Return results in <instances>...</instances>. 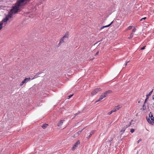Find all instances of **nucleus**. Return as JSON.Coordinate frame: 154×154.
Here are the masks:
<instances>
[{
	"label": "nucleus",
	"mask_w": 154,
	"mask_h": 154,
	"mask_svg": "<svg viewBox=\"0 0 154 154\" xmlns=\"http://www.w3.org/2000/svg\"><path fill=\"white\" fill-rule=\"evenodd\" d=\"M122 107V106L120 105H119L117 106H115L113 109V110H112L113 111V112H116L120 108Z\"/></svg>",
	"instance_id": "nucleus-7"
},
{
	"label": "nucleus",
	"mask_w": 154,
	"mask_h": 154,
	"mask_svg": "<svg viewBox=\"0 0 154 154\" xmlns=\"http://www.w3.org/2000/svg\"><path fill=\"white\" fill-rule=\"evenodd\" d=\"M69 32H67L65 34V35L63 36V38H68L69 36Z\"/></svg>",
	"instance_id": "nucleus-14"
},
{
	"label": "nucleus",
	"mask_w": 154,
	"mask_h": 154,
	"mask_svg": "<svg viewBox=\"0 0 154 154\" xmlns=\"http://www.w3.org/2000/svg\"><path fill=\"white\" fill-rule=\"evenodd\" d=\"M113 112V111L112 110L110 112H109L108 113V115H110Z\"/></svg>",
	"instance_id": "nucleus-26"
},
{
	"label": "nucleus",
	"mask_w": 154,
	"mask_h": 154,
	"mask_svg": "<svg viewBox=\"0 0 154 154\" xmlns=\"http://www.w3.org/2000/svg\"><path fill=\"white\" fill-rule=\"evenodd\" d=\"M81 113L80 112H79L77 113H76L74 115V116L73 117V118L75 117L76 116L79 115V114Z\"/></svg>",
	"instance_id": "nucleus-20"
},
{
	"label": "nucleus",
	"mask_w": 154,
	"mask_h": 154,
	"mask_svg": "<svg viewBox=\"0 0 154 154\" xmlns=\"http://www.w3.org/2000/svg\"><path fill=\"white\" fill-rule=\"evenodd\" d=\"M41 73L40 72H38L36 74H37V75H39Z\"/></svg>",
	"instance_id": "nucleus-35"
},
{
	"label": "nucleus",
	"mask_w": 154,
	"mask_h": 154,
	"mask_svg": "<svg viewBox=\"0 0 154 154\" xmlns=\"http://www.w3.org/2000/svg\"><path fill=\"white\" fill-rule=\"evenodd\" d=\"M146 109V106L144 105L142 106V108L141 109L143 110H144Z\"/></svg>",
	"instance_id": "nucleus-23"
},
{
	"label": "nucleus",
	"mask_w": 154,
	"mask_h": 154,
	"mask_svg": "<svg viewBox=\"0 0 154 154\" xmlns=\"http://www.w3.org/2000/svg\"><path fill=\"white\" fill-rule=\"evenodd\" d=\"M31 78L30 77L26 78L20 84V85L22 86L24 83H26L30 81Z\"/></svg>",
	"instance_id": "nucleus-3"
},
{
	"label": "nucleus",
	"mask_w": 154,
	"mask_h": 154,
	"mask_svg": "<svg viewBox=\"0 0 154 154\" xmlns=\"http://www.w3.org/2000/svg\"><path fill=\"white\" fill-rule=\"evenodd\" d=\"M131 125V123H129L128 125H126L124 127L125 128H128V127L130 126Z\"/></svg>",
	"instance_id": "nucleus-21"
},
{
	"label": "nucleus",
	"mask_w": 154,
	"mask_h": 154,
	"mask_svg": "<svg viewBox=\"0 0 154 154\" xmlns=\"http://www.w3.org/2000/svg\"><path fill=\"white\" fill-rule=\"evenodd\" d=\"M38 75H37V74H36L31 79H30L31 80H33V79H35V78H37V77H38Z\"/></svg>",
	"instance_id": "nucleus-19"
},
{
	"label": "nucleus",
	"mask_w": 154,
	"mask_h": 154,
	"mask_svg": "<svg viewBox=\"0 0 154 154\" xmlns=\"http://www.w3.org/2000/svg\"><path fill=\"white\" fill-rule=\"evenodd\" d=\"M82 131H79L77 133H76V134H77V135H79V134H80L81 132L82 131Z\"/></svg>",
	"instance_id": "nucleus-27"
},
{
	"label": "nucleus",
	"mask_w": 154,
	"mask_h": 154,
	"mask_svg": "<svg viewBox=\"0 0 154 154\" xmlns=\"http://www.w3.org/2000/svg\"><path fill=\"white\" fill-rule=\"evenodd\" d=\"M126 129V128H125V127H124L122 128L120 132H124Z\"/></svg>",
	"instance_id": "nucleus-18"
},
{
	"label": "nucleus",
	"mask_w": 154,
	"mask_h": 154,
	"mask_svg": "<svg viewBox=\"0 0 154 154\" xmlns=\"http://www.w3.org/2000/svg\"><path fill=\"white\" fill-rule=\"evenodd\" d=\"M101 89L100 88H95L94 91L91 93L92 95H94L97 94L98 92L101 91Z\"/></svg>",
	"instance_id": "nucleus-5"
},
{
	"label": "nucleus",
	"mask_w": 154,
	"mask_h": 154,
	"mask_svg": "<svg viewBox=\"0 0 154 154\" xmlns=\"http://www.w3.org/2000/svg\"><path fill=\"white\" fill-rule=\"evenodd\" d=\"M134 34L131 33L130 35V37H129V39H131L133 36Z\"/></svg>",
	"instance_id": "nucleus-22"
},
{
	"label": "nucleus",
	"mask_w": 154,
	"mask_h": 154,
	"mask_svg": "<svg viewBox=\"0 0 154 154\" xmlns=\"http://www.w3.org/2000/svg\"><path fill=\"white\" fill-rule=\"evenodd\" d=\"M64 38H63V37L60 39V41L58 45V46H60V45L61 44L63 43L64 42V41H63V39Z\"/></svg>",
	"instance_id": "nucleus-12"
},
{
	"label": "nucleus",
	"mask_w": 154,
	"mask_h": 154,
	"mask_svg": "<svg viewBox=\"0 0 154 154\" xmlns=\"http://www.w3.org/2000/svg\"><path fill=\"white\" fill-rule=\"evenodd\" d=\"M113 21H112L108 25H106V26H103L102 27L101 29H102L105 28H106V27H108L109 26H111V25L112 24V23Z\"/></svg>",
	"instance_id": "nucleus-11"
},
{
	"label": "nucleus",
	"mask_w": 154,
	"mask_h": 154,
	"mask_svg": "<svg viewBox=\"0 0 154 154\" xmlns=\"http://www.w3.org/2000/svg\"><path fill=\"white\" fill-rule=\"evenodd\" d=\"M73 94H71V95H69V96H68V97H69V98H70V97H71L72 96H73Z\"/></svg>",
	"instance_id": "nucleus-33"
},
{
	"label": "nucleus",
	"mask_w": 154,
	"mask_h": 154,
	"mask_svg": "<svg viewBox=\"0 0 154 154\" xmlns=\"http://www.w3.org/2000/svg\"><path fill=\"white\" fill-rule=\"evenodd\" d=\"M65 121L64 120H61L59 123L57 124V126L58 127H60L61 126L63 123V122Z\"/></svg>",
	"instance_id": "nucleus-8"
},
{
	"label": "nucleus",
	"mask_w": 154,
	"mask_h": 154,
	"mask_svg": "<svg viewBox=\"0 0 154 154\" xmlns=\"http://www.w3.org/2000/svg\"><path fill=\"white\" fill-rule=\"evenodd\" d=\"M134 26H129L128 27V30H130L131 29L132 27H133Z\"/></svg>",
	"instance_id": "nucleus-24"
},
{
	"label": "nucleus",
	"mask_w": 154,
	"mask_h": 154,
	"mask_svg": "<svg viewBox=\"0 0 154 154\" xmlns=\"http://www.w3.org/2000/svg\"><path fill=\"white\" fill-rule=\"evenodd\" d=\"M146 119L147 120V122L149 124L153 125L154 124V118H152L151 119V120L148 117H146Z\"/></svg>",
	"instance_id": "nucleus-4"
},
{
	"label": "nucleus",
	"mask_w": 154,
	"mask_h": 154,
	"mask_svg": "<svg viewBox=\"0 0 154 154\" xmlns=\"http://www.w3.org/2000/svg\"><path fill=\"white\" fill-rule=\"evenodd\" d=\"M148 98L149 97H146V99L145 100V101L144 102V104H145V103L146 101V100H147L148 99Z\"/></svg>",
	"instance_id": "nucleus-31"
},
{
	"label": "nucleus",
	"mask_w": 154,
	"mask_h": 154,
	"mask_svg": "<svg viewBox=\"0 0 154 154\" xmlns=\"http://www.w3.org/2000/svg\"><path fill=\"white\" fill-rule=\"evenodd\" d=\"M99 51H97V52L96 53V54H95V55H97L98 54H99Z\"/></svg>",
	"instance_id": "nucleus-34"
},
{
	"label": "nucleus",
	"mask_w": 154,
	"mask_h": 154,
	"mask_svg": "<svg viewBox=\"0 0 154 154\" xmlns=\"http://www.w3.org/2000/svg\"><path fill=\"white\" fill-rule=\"evenodd\" d=\"M20 10H10L8 14L3 20L0 22V30L2 28V25L4 22H6L10 18L12 17L13 15L18 12Z\"/></svg>",
	"instance_id": "nucleus-1"
},
{
	"label": "nucleus",
	"mask_w": 154,
	"mask_h": 154,
	"mask_svg": "<svg viewBox=\"0 0 154 154\" xmlns=\"http://www.w3.org/2000/svg\"><path fill=\"white\" fill-rule=\"evenodd\" d=\"M143 20V19H142H142H141L140 20V21H142V20Z\"/></svg>",
	"instance_id": "nucleus-39"
},
{
	"label": "nucleus",
	"mask_w": 154,
	"mask_h": 154,
	"mask_svg": "<svg viewBox=\"0 0 154 154\" xmlns=\"http://www.w3.org/2000/svg\"><path fill=\"white\" fill-rule=\"evenodd\" d=\"M141 139H140L137 142V143H139V142L141 141Z\"/></svg>",
	"instance_id": "nucleus-32"
},
{
	"label": "nucleus",
	"mask_w": 154,
	"mask_h": 154,
	"mask_svg": "<svg viewBox=\"0 0 154 154\" xmlns=\"http://www.w3.org/2000/svg\"><path fill=\"white\" fill-rule=\"evenodd\" d=\"M143 20V19H142H142H141L140 20V21H142V20Z\"/></svg>",
	"instance_id": "nucleus-38"
},
{
	"label": "nucleus",
	"mask_w": 154,
	"mask_h": 154,
	"mask_svg": "<svg viewBox=\"0 0 154 154\" xmlns=\"http://www.w3.org/2000/svg\"><path fill=\"white\" fill-rule=\"evenodd\" d=\"M111 92V91L109 90L104 92L103 94L104 96H105V97H106L108 94L110 93Z\"/></svg>",
	"instance_id": "nucleus-10"
},
{
	"label": "nucleus",
	"mask_w": 154,
	"mask_h": 154,
	"mask_svg": "<svg viewBox=\"0 0 154 154\" xmlns=\"http://www.w3.org/2000/svg\"><path fill=\"white\" fill-rule=\"evenodd\" d=\"M79 144V140H78L76 142L75 144H74L73 145V146L72 147L73 150L75 149L76 148L77 146Z\"/></svg>",
	"instance_id": "nucleus-6"
},
{
	"label": "nucleus",
	"mask_w": 154,
	"mask_h": 154,
	"mask_svg": "<svg viewBox=\"0 0 154 154\" xmlns=\"http://www.w3.org/2000/svg\"><path fill=\"white\" fill-rule=\"evenodd\" d=\"M136 30V29L135 28H134L132 30V32H134Z\"/></svg>",
	"instance_id": "nucleus-28"
},
{
	"label": "nucleus",
	"mask_w": 154,
	"mask_h": 154,
	"mask_svg": "<svg viewBox=\"0 0 154 154\" xmlns=\"http://www.w3.org/2000/svg\"><path fill=\"white\" fill-rule=\"evenodd\" d=\"M28 0H19L18 1L15 3L13 7V8L11 10H19V8L20 6L24 5L26 2Z\"/></svg>",
	"instance_id": "nucleus-2"
},
{
	"label": "nucleus",
	"mask_w": 154,
	"mask_h": 154,
	"mask_svg": "<svg viewBox=\"0 0 154 154\" xmlns=\"http://www.w3.org/2000/svg\"><path fill=\"white\" fill-rule=\"evenodd\" d=\"M140 101H139L138 102V103H140Z\"/></svg>",
	"instance_id": "nucleus-40"
},
{
	"label": "nucleus",
	"mask_w": 154,
	"mask_h": 154,
	"mask_svg": "<svg viewBox=\"0 0 154 154\" xmlns=\"http://www.w3.org/2000/svg\"><path fill=\"white\" fill-rule=\"evenodd\" d=\"M146 17H144V18H142V19L145 20V19H146Z\"/></svg>",
	"instance_id": "nucleus-36"
},
{
	"label": "nucleus",
	"mask_w": 154,
	"mask_h": 154,
	"mask_svg": "<svg viewBox=\"0 0 154 154\" xmlns=\"http://www.w3.org/2000/svg\"><path fill=\"white\" fill-rule=\"evenodd\" d=\"M145 47H146L145 46L141 48V50H143V49H145Z\"/></svg>",
	"instance_id": "nucleus-29"
},
{
	"label": "nucleus",
	"mask_w": 154,
	"mask_h": 154,
	"mask_svg": "<svg viewBox=\"0 0 154 154\" xmlns=\"http://www.w3.org/2000/svg\"><path fill=\"white\" fill-rule=\"evenodd\" d=\"M153 90H152V91L150 92L149 93V94L146 95V97H148V96H150L151 95V94Z\"/></svg>",
	"instance_id": "nucleus-17"
},
{
	"label": "nucleus",
	"mask_w": 154,
	"mask_h": 154,
	"mask_svg": "<svg viewBox=\"0 0 154 154\" xmlns=\"http://www.w3.org/2000/svg\"><path fill=\"white\" fill-rule=\"evenodd\" d=\"M134 129H133V128H131V129L130 132L131 133H133L134 132Z\"/></svg>",
	"instance_id": "nucleus-25"
},
{
	"label": "nucleus",
	"mask_w": 154,
	"mask_h": 154,
	"mask_svg": "<svg viewBox=\"0 0 154 154\" xmlns=\"http://www.w3.org/2000/svg\"><path fill=\"white\" fill-rule=\"evenodd\" d=\"M104 97H105V96H104L103 94L101 95L100 96L99 99L98 100H97L96 102H98V101H99L103 99Z\"/></svg>",
	"instance_id": "nucleus-13"
},
{
	"label": "nucleus",
	"mask_w": 154,
	"mask_h": 154,
	"mask_svg": "<svg viewBox=\"0 0 154 154\" xmlns=\"http://www.w3.org/2000/svg\"><path fill=\"white\" fill-rule=\"evenodd\" d=\"M129 62V61H127V62H126V63L125 64V66H126L127 65V63H128Z\"/></svg>",
	"instance_id": "nucleus-30"
},
{
	"label": "nucleus",
	"mask_w": 154,
	"mask_h": 154,
	"mask_svg": "<svg viewBox=\"0 0 154 154\" xmlns=\"http://www.w3.org/2000/svg\"><path fill=\"white\" fill-rule=\"evenodd\" d=\"M48 125L47 124H44L42 125V127L43 128H45L48 126Z\"/></svg>",
	"instance_id": "nucleus-16"
},
{
	"label": "nucleus",
	"mask_w": 154,
	"mask_h": 154,
	"mask_svg": "<svg viewBox=\"0 0 154 154\" xmlns=\"http://www.w3.org/2000/svg\"><path fill=\"white\" fill-rule=\"evenodd\" d=\"M152 98L154 100V94L152 96Z\"/></svg>",
	"instance_id": "nucleus-37"
},
{
	"label": "nucleus",
	"mask_w": 154,
	"mask_h": 154,
	"mask_svg": "<svg viewBox=\"0 0 154 154\" xmlns=\"http://www.w3.org/2000/svg\"><path fill=\"white\" fill-rule=\"evenodd\" d=\"M95 132V131L94 130L92 131L89 133V135L86 137V138L88 139H89V138L91 137V136Z\"/></svg>",
	"instance_id": "nucleus-9"
},
{
	"label": "nucleus",
	"mask_w": 154,
	"mask_h": 154,
	"mask_svg": "<svg viewBox=\"0 0 154 154\" xmlns=\"http://www.w3.org/2000/svg\"><path fill=\"white\" fill-rule=\"evenodd\" d=\"M149 117H150V119L152 118H154V117H153L152 113L150 112L149 114Z\"/></svg>",
	"instance_id": "nucleus-15"
}]
</instances>
